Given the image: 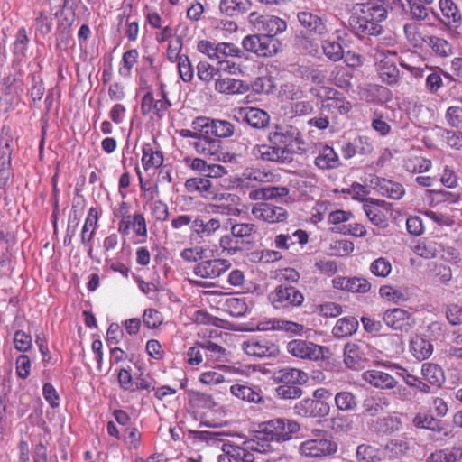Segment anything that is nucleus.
Segmentation results:
<instances>
[{
    "label": "nucleus",
    "instance_id": "f257e3e1",
    "mask_svg": "<svg viewBox=\"0 0 462 462\" xmlns=\"http://www.w3.org/2000/svg\"><path fill=\"white\" fill-rule=\"evenodd\" d=\"M300 430V425L296 420L277 418L262 422L254 437L262 445L264 452L271 453L274 451L276 444L291 439L293 434Z\"/></svg>",
    "mask_w": 462,
    "mask_h": 462
},
{
    "label": "nucleus",
    "instance_id": "f03ea898",
    "mask_svg": "<svg viewBox=\"0 0 462 462\" xmlns=\"http://www.w3.org/2000/svg\"><path fill=\"white\" fill-rule=\"evenodd\" d=\"M268 141L282 150L283 154L288 157L291 152L300 153L305 151V143L300 137L297 129L288 126H276L268 134Z\"/></svg>",
    "mask_w": 462,
    "mask_h": 462
},
{
    "label": "nucleus",
    "instance_id": "7ed1b4c3",
    "mask_svg": "<svg viewBox=\"0 0 462 462\" xmlns=\"http://www.w3.org/2000/svg\"><path fill=\"white\" fill-rule=\"evenodd\" d=\"M304 299L303 293L296 287L284 284L275 287L268 295V300L275 310L286 311L301 306Z\"/></svg>",
    "mask_w": 462,
    "mask_h": 462
},
{
    "label": "nucleus",
    "instance_id": "20e7f679",
    "mask_svg": "<svg viewBox=\"0 0 462 462\" xmlns=\"http://www.w3.org/2000/svg\"><path fill=\"white\" fill-rule=\"evenodd\" d=\"M337 443L330 439H310L300 443L299 453L300 456L310 458H323L337 453Z\"/></svg>",
    "mask_w": 462,
    "mask_h": 462
},
{
    "label": "nucleus",
    "instance_id": "39448f33",
    "mask_svg": "<svg viewBox=\"0 0 462 462\" xmlns=\"http://www.w3.org/2000/svg\"><path fill=\"white\" fill-rule=\"evenodd\" d=\"M396 55L395 51L385 49H377L374 54L379 78L388 85L397 84L400 79V70L395 61L391 59V56Z\"/></svg>",
    "mask_w": 462,
    "mask_h": 462
},
{
    "label": "nucleus",
    "instance_id": "423d86ee",
    "mask_svg": "<svg viewBox=\"0 0 462 462\" xmlns=\"http://www.w3.org/2000/svg\"><path fill=\"white\" fill-rule=\"evenodd\" d=\"M286 349L291 356L301 358L309 359L311 361H318L324 359L326 354L329 353L327 346L314 344L313 342L294 339L287 344Z\"/></svg>",
    "mask_w": 462,
    "mask_h": 462
},
{
    "label": "nucleus",
    "instance_id": "0eeeda50",
    "mask_svg": "<svg viewBox=\"0 0 462 462\" xmlns=\"http://www.w3.org/2000/svg\"><path fill=\"white\" fill-rule=\"evenodd\" d=\"M249 23L263 35H270L275 38V35L283 32L287 28L286 22L275 15H260L252 12L248 16Z\"/></svg>",
    "mask_w": 462,
    "mask_h": 462
},
{
    "label": "nucleus",
    "instance_id": "6e6552de",
    "mask_svg": "<svg viewBox=\"0 0 462 462\" xmlns=\"http://www.w3.org/2000/svg\"><path fill=\"white\" fill-rule=\"evenodd\" d=\"M262 445L253 438L246 439L241 446L233 444H224L222 450H227V453L236 462H256L254 452L259 454H266L263 450Z\"/></svg>",
    "mask_w": 462,
    "mask_h": 462
},
{
    "label": "nucleus",
    "instance_id": "1a4fd4ad",
    "mask_svg": "<svg viewBox=\"0 0 462 462\" xmlns=\"http://www.w3.org/2000/svg\"><path fill=\"white\" fill-rule=\"evenodd\" d=\"M195 130L205 129L208 134L217 138H228L235 134V126L226 120L209 119L204 116L196 117L191 124Z\"/></svg>",
    "mask_w": 462,
    "mask_h": 462
},
{
    "label": "nucleus",
    "instance_id": "9d476101",
    "mask_svg": "<svg viewBox=\"0 0 462 462\" xmlns=\"http://www.w3.org/2000/svg\"><path fill=\"white\" fill-rule=\"evenodd\" d=\"M382 319L388 328L401 332L410 331L416 324L413 315L402 308L386 310Z\"/></svg>",
    "mask_w": 462,
    "mask_h": 462
},
{
    "label": "nucleus",
    "instance_id": "9b49d317",
    "mask_svg": "<svg viewBox=\"0 0 462 462\" xmlns=\"http://www.w3.org/2000/svg\"><path fill=\"white\" fill-rule=\"evenodd\" d=\"M231 267V263L227 259L215 258L208 259L198 263L194 268L195 275L203 279H216L225 273Z\"/></svg>",
    "mask_w": 462,
    "mask_h": 462
},
{
    "label": "nucleus",
    "instance_id": "f8f14e48",
    "mask_svg": "<svg viewBox=\"0 0 462 462\" xmlns=\"http://www.w3.org/2000/svg\"><path fill=\"white\" fill-rule=\"evenodd\" d=\"M252 215L256 219L270 224L285 222L289 217L288 211L284 208L268 202H259L254 205Z\"/></svg>",
    "mask_w": 462,
    "mask_h": 462
},
{
    "label": "nucleus",
    "instance_id": "ddd939ff",
    "mask_svg": "<svg viewBox=\"0 0 462 462\" xmlns=\"http://www.w3.org/2000/svg\"><path fill=\"white\" fill-rule=\"evenodd\" d=\"M352 106L344 95L333 88L328 90V96L322 99L320 110L322 114H330L336 117L337 115L347 114Z\"/></svg>",
    "mask_w": 462,
    "mask_h": 462
},
{
    "label": "nucleus",
    "instance_id": "4468645a",
    "mask_svg": "<svg viewBox=\"0 0 462 462\" xmlns=\"http://www.w3.org/2000/svg\"><path fill=\"white\" fill-rule=\"evenodd\" d=\"M242 349L246 355L257 358L276 356L279 354L278 346L264 338H250L244 341Z\"/></svg>",
    "mask_w": 462,
    "mask_h": 462
},
{
    "label": "nucleus",
    "instance_id": "2eb2a0df",
    "mask_svg": "<svg viewBox=\"0 0 462 462\" xmlns=\"http://www.w3.org/2000/svg\"><path fill=\"white\" fill-rule=\"evenodd\" d=\"M184 185L187 191L199 192L206 199L222 200L226 199V195L217 192L213 182L204 176L188 179Z\"/></svg>",
    "mask_w": 462,
    "mask_h": 462
},
{
    "label": "nucleus",
    "instance_id": "dca6fc26",
    "mask_svg": "<svg viewBox=\"0 0 462 462\" xmlns=\"http://www.w3.org/2000/svg\"><path fill=\"white\" fill-rule=\"evenodd\" d=\"M330 406L326 402L305 398L294 406V412L302 418H323L328 415Z\"/></svg>",
    "mask_w": 462,
    "mask_h": 462
},
{
    "label": "nucleus",
    "instance_id": "f3484780",
    "mask_svg": "<svg viewBox=\"0 0 462 462\" xmlns=\"http://www.w3.org/2000/svg\"><path fill=\"white\" fill-rule=\"evenodd\" d=\"M297 18L300 25L309 32L324 36L330 31L325 16H320L309 11H301L298 13Z\"/></svg>",
    "mask_w": 462,
    "mask_h": 462
},
{
    "label": "nucleus",
    "instance_id": "a211bd4d",
    "mask_svg": "<svg viewBox=\"0 0 462 462\" xmlns=\"http://www.w3.org/2000/svg\"><path fill=\"white\" fill-rule=\"evenodd\" d=\"M333 288L352 293L365 294L370 291L371 282L365 277L337 276L332 280Z\"/></svg>",
    "mask_w": 462,
    "mask_h": 462
},
{
    "label": "nucleus",
    "instance_id": "6ab92c4d",
    "mask_svg": "<svg viewBox=\"0 0 462 462\" xmlns=\"http://www.w3.org/2000/svg\"><path fill=\"white\" fill-rule=\"evenodd\" d=\"M221 221L217 217H197L190 226L191 235L200 239H208L220 230Z\"/></svg>",
    "mask_w": 462,
    "mask_h": 462
},
{
    "label": "nucleus",
    "instance_id": "aec40b11",
    "mask_svg": "<svg viewBox=\"0 0 462 462\" xmlns=\"http://www.w3.org/2000/svg\"><path fill=\"white\" fill-rule=\"evenodd\" d=\"M197 140L190 143V145L196 152L204 157H211L217 155L221 150V142L219 139L212 137L205 129Z\"/></svg>",
    "mask_w": 462,
    "mask_h": 462
},
{
    "label": "nucleus",
    "instance_id": "412c9836",
    "mask_svg": "<svg viewBox=\"0 0 462 462\" xmlns=\"http://www.w3.org/2000/svg\"><path fill=\"white\" fill-rule=\"evenodd\" d=\"M349 24L352 32L359 38L379 35L383 31L381 24L365 19V15L361 14L357 16H352Z\"/></svg>",
    "mask_w": 462,
    "mask_h": 462
},
{
    "label": "nucleus",
    "instance_id": "4be33fe9",
    "mask_svg": "<svg viewBox=\"0 0 462 462\" xmlns=\"http://www.w3.org/2000/svg\"><path fill=\"white\" fill-rule=\"evenodd\" d=\"M215 90L224 95H238L246 93L249 86L241 79L223 77L220 74L215 80Z\"/></svg>",
    "mask_w": 462,
    "mask_h": 462
},
{
    "label": "nucleus",
    "instance_id": "5701e85b",
    "mask_svg": "<svg viewBox=\"0 0 462 462\" xmlns=\"http://www.w3.org/2000/svg\"><path fill=\"white\" fill-rule=\"evenodd\" d=\"M99 219V213L97 208H90L88 212L87 218L80 234L81 244L88 248V253L91 255L93 246L91 245L92 239L95 236V232L97 226Z\"/></svg>",
    "mask_w": 462,
    "mask_h": 462
},
{
    "label": "nucleus",
    "instance_id": "b1692460",
    "mask_svg": "<svg viewBox=\"0 0 462 462\" xmlns=\"http://www.w3.org/2000/svg\"><path fill=\"white\" fill-rule=\"evenodd\" d=\"M439 5L441 23L449 28H457L461 24L462 15L453 0H439Z\"/></svg>",
    "mask_w": 462,
    "mask_h": 462
},
{
    "label": "nucleus",
    "instance_id": "393cba45",
    "mask_svg": "<svg viewBox=\"0 0 462 462\" xmlns=\"http://www.w3.org/2000/svg\"><path fill=\"white\" fill-rule=\"evenodd\" d=\"M363 379L374 387L383 390L393 389L398 384L397 380L393 376L379 370L365 372Z\"/></svg>",
    "mask_w": 462,
    "mask_h": 462
},
{
    "label": "nucleus",
    "instance_id": "a878e982",
    "mask_svg": "<svg viewBox=\"0 0 462 462\" xmlns=\"http://www.w3.org/2000/svg\"><path fill=\"white\" fill-rule=\"evenodd\" d=\"M239 116L250 126L256 129H263L266 127L270 121L269 115L263 109L257 107H245L241 108Z\"/></svg>",
    "mask_w": 462,
    "mask_h": 462
},
{
    "label": "nucleus",
    "instance_id": "bb28decb",
    "mask_svg": "<svg viewBox=\"0 0 462 462\" xmlns=\"http://www.w3.org/2000/svg\"><path fill=\"white\" fill-rule=\"evenodd\" d=\"M308 374L297 368L286 367L274 373V380L282 385H300L308 380Z\"/></svg>",
    "mask_w": 462,
    "mask_h": 462
},
{
    "label": "nucleus",
    "instance_id": "cd10ccee",
    "mask_svg": "<svg viewBox=\"0 0 462 462\" xmlns=\"http://www.w3.org/2000/svg\"><path fill=\"white\" fill-rule=\"evenodd\" d=\"M257 328L259 330H281L293 335H301L304 326L293 321L275 319L259 323Z\"/></svg>",
    "mask_w": 462,
    "mask_h": 462
},
{
    "label": "nucleus",
    "instance_id": "c85d7f7f",
    "mask_svg": "<svg viewBox=\"0 0 462 462\" xmlns=\"http://www.w3.org/2000/svg\"><path fill=\"white\" fill-rule=\"evenodd\" d=\"M252 154L256 158L265 162H284L287 156L283 154L282 150H280L275 145L271 144H256L253 147Z\"/></svg>",
    "mask_w": 462,
    "mask_h": 462
},
{
    "label": "nucleus",
    "instance_id": "c756f323",
    "mask_svg": "<svg viewBox=\"0 0 462 462\" xmlns=\"http://www.w3.org/2000/svg\"><path fill=\"white\" fill-rule=\"evenodd\" d=\"M230 393L237 399L247 402L260 403L263 402V393L258 387L236 383L230 387Z\"/></svg>",
    "mask_w": 462,
    "mask_h": 462
},
{
    "label": "nucleus",
    "instance_id": "7c9ffc66",
    "mask_svg": "<svg viewBox=\"0 0 462 462\" xmlns=\"http://www.w3.org/2000/svg\"><path fill=\"white\" fill-rule=\"evenodd\" d=\"M363 209L374 226L384 228L388 226V220L385 216V212L382 209L379 204L373 199H366L363 204Z\"/></svg>",
    "mask_w": 462,
    "mask_h": 462
},
{
    "label": "nucleus",
    "instance_id": "2f4dec72",
    "mask_svg": "<svg viewBox=\"0 0 462 462\" xmlns=\"http://www.w3.org/2000/svg\"><path fill=\"white\" fill-rule=\"evenodd\" d=\"M314 163L320 170H332L340 165V160L332 147L325 145L319 150Z\"/></svg>",
    "mask_w": 462,
    "mask_h": 462
},
{
    "label": "nucleus",
    "instance_id": "473e14b6",
    "mask_svg": "<svg viewBox=\"0 0 462 462\" xmlns=\"http://www.w3.org/2000/svg\"><path fill=\"white\" fill-rule=\"evenodd\" d=\"M344 362L348 368L358 370L365 362V353L357 344L347 343L344 348Z\"/></svg>",
    "mask_w": 462,
    "mask_h": 462
},
{
    "label": "nucleus",
    "instance_id": "72a5a7b5",
    "mask_svg": "<svg viewBox=\"0 0 462 462\" xmlns=\"http://www.w3.org/2000/svg\"><path fill=\"white\" fill-rule=\"evenodd\" d=\"M30 38L24 27L18 29L14 35L12 52L16 61H23L27 56Z\"/></svg>",
    "mask_w": 462,
    "mask_h": 462
},
{
    "label": "nucleus",
    "instance_id": "f704fd0d",
    "mask_svg": "<svg viewBox=\"0 0 462 462\" xmlns=\"http://www.w3.org/2000/svg\"><path fill=\"white\" fill-rule=\"evenodd\" d=\"M142 164L145 171L157 169L163 163V155L161 151L153 150L151 143L143 145Z\"/></svg>",
    "mask_w": 462,
    "mask_h": 462
},
{
    "label": "nucleus",
    "instance_id": "c9c22d12",
    "mask_svg": "<svg viewBox=\"0 0 462 462\" xmlns=\"http://www.w3.org/2000/svg\"><path fill=\"white\" fill-rule=\"evenodd\" d=\"M410 351L416 359L421 361L430 356L433 346L427 339L415 336L410 341Z\"/></svg>",
    "mask_w": 462,
    "mask_h": 462
},
{
    "label": "nucleus",
    "instance_id": "e433bc0d",
    "mask_svg": "<svg viewBox=\"0 0 462 462\" xmlns=\"http://www.w3.org/2000/svg\"><path fill=\"white\" fill-rule=\"evenodd\" d=\"M356 459L357 462H383V453L376 447L360 444L356 450Z\"/></svg>",
    "mask_w": 462,
    "mask_h": 462
},
{
    "label": "nucleus",
    "instance_id": "4c0bfd02",
    "mask_svg": "<svg viewBox=\"0 0 462 462\" xmlns=\"http://www.w3.org/2000/svg\"><path fill=\"white\" fill-rule=\"evenodd\" d=\"M251 6L250 0H221L219 10L223 14L232 17L248 11Z\"/></svg>",
    "mask_w": 462,
    "mask_h": 462
},
{
    "label": "nucleus",
    "instance_id": "58836bf2",
    "mask_svg": "<svg viewBox=\"0 0 462 462\" xmlns=\"http://www.w3.org/2000/svg\"><path fill=\"white\" fill-rule=\"evenodd\" d=\"M358 328V321L353 317L339 319L332 329L334 337L343 338L352 336Z\"/></svg>",
    "mask_w": 462,
    "mask_h": 462
},
{
    "label": "nucleus",
    "instance_id": "ea45409f",
    "mask_svg": "<svg viewBox=\"0 0 462 462\" xmlns=\"http://www.w3.org/2000/svg\"><path fill=\"white\" fill-rule=\"evenodd\" d=\"M421 374L429 383L439 387L445 381L442 368L432 363H425L421 367Z\"/></svg>",
    "mask_w": 462,
    "mask_h": 462
},
{
    "label": "nucleus",
    "instance_id": "a19ab883",
    "mask_svg": "<svg viewBox=\"0 0 462 462\" xmlns=\"http://www.w3.org/2000/svg\"><path fill=\"white\" fill-rule=\"evenodd\" d=\"M243 179L249 182L254 181L261 184L273 183L278 180V175L264 169H252L243 173Z\"/></svg>",
    "mask_w": 462,
    "mask_h": 462
},
{
    "label": "nucleus",
    "instance_id": "79ce46f5",
    "mask_svg": "<svg viewBox=\"0 0 462 462\" xmlns=\"http://www.w3.org/2000/svg\"><path fill=\"white\" fill-rule=\"evenodd\" d=\"M407 41L416 48H422L427 42L428 37L421 32L420 26L416 23H407L403 26Z\"/></svg>",
    "mask_w": 462,
    "mask_h": 462
},
{
    "label": "nucleus",
    "instance_id": "37998d69",
    "mask_svg": "<svg viewBox=\"0 0 462 462\" xmlns=\"http://www.w3.org/2000/svg\"><path fill=\"white\" fill-rule=\"evenodd\" d=\"M281 43L270 35H261V40L256 49V55L261 57H271L277 53Z\"/></svg>",
    "mask_w": 462,
    "mask_h": 462
},
{
    "label": "nucleus",
    "instance_id": "c03bdc74",
    "mask_svg": "<svg viewBox=\"0 0 462 462\" xmlns=\"http://www.w3.org/2000/svg\"><path fill=\"white\" fill-rule=\"evenodd\" d=\"M321 48L324 55L331 61L337 62L344 58V49L338 41L324 40Z\"/></svg>",
    "mask_w": 462,
    "mask_h": 462
},
{
    "label": "nucleus",
    "instance_id": "a18cd8bd",
    "mask_svg": "<svg viewBox=\"0 0 462 462\" xmlns=\"http://www.w3.org/2000/svg\"><path fill=\"white\" fill-rule=\"evenodd\" d=\"M378 190L383 196L393 199H400L404 194L402 184L385 179L378 182Z\"/></svg>",
    "mask_w": 462,
    "mask_h": 462
},
{
    "label": "nucleus",
    "instance_id": "49530a36",
    "mask_svg": "<svg viewBox=\"0 0 462 462\" xmlns=\"http://www.w3.org/2000/svg\"><path fill=\"white\" fill-rule=\"evenodd\" d=\"M336 407L341 411H353L357 407L356 395L348 391H341L335 395Z\"/></svg>",
    "mask_w": 462,
    "mask_h": 462
},
{
    "label": "nucleus",
    "instance_id": "de8ad7c7",
    "mask_svg": "<svg viewBox=\"0 0 462 462\" xmlns=\"http://www.w3.org/2000/svg\"><path fill=\"white\" fill-rule=\"evenodd\" d=\"M361 14L365 15V19H369L370 21L375 23H381L387 18V10L382 5H364V8H361Z\"/></svg>",
    "mask_w": 462,
    "mask_h": 462
},
{
    "label": "nucleus",
    "instance_id": "09e8293b",
    "mask_svg": "<svg viewBox=\"0 0 462 462\" xmlns=\"http://www.w3.org/2000/svg\"><path fill=\"white\" fill-rule=\"evenodd\" d=\"M461 457L462 450L460 448H447L432 453L428 458V462H457Z\"/></svg>",
    "mask_w": 462,
    "mask_h": 462
},
{
    "label": "nucleus",
    "instance_id": "8fccbe9b",
    "mask_svg": "<svg viewBox=\"0 0 462 462\" xmlns=\"http://www.w3.org/2000/svg\"><path fill=\"white\" fill-rule=\"evenodd\" d=\"M224 310L233 317H242L248 310V306L244 299L228 298L223 303Z\"/></svg>",
    "mask_w": 462,
    "mask_h": 462
},
{
    "label": "nucleus",
    "instance_id": "3c124183",
    "mask_svg": "<svg viewBox=\"0 0 462 462\" xmlns=\"http://www.w3.org/2000/svg\"><path fill=\"white\" fill-rule=\"evenodd\" d=\"M387 402L383 398L368 397L363 402V412L367 416H375L383 411Z\"/></svg>",
    "mask_w": 462,
    "mask_h": 462
},
{
    "label": "nucleus",
    "instance_id": "603ef678",
    "mask_svg": "<svg viewBox=\"0 0 462 462\" xmlns=\"http://www.w3.org/2000/svg\"><path fill=\"white\" fill-rule=\"evenodd\" d=\"M182 30L180 35L177 36L175 42H171L169 44L167 50V56L171 61H179V58L181 56L180 52L182 49V38L186 35V32H188L189 28L186 25H179L176 29V32L179 30Z\"/></svg>",
    "mask_w": 462,
    "mask_h": 462
},
{
    "label": "nucleus",
    "instance_id": "864d4df0",
    "mask_svg": "<svg viewBox=\"0 0 462 462\" xmlns=\"http://www.w3.org/2000/svg\"><path fill=\"white\" fill-rule=\"evenodd\" d=\"M200 346L206 357L212 362L222 361L225 358L226 349L214 342L201 343Z\"/></svg>",
    "mask_w": 462,
    "mask_h": 462
},
{
    "label": "nucleus",
    "instance_id": "5fc2aeb1",
    "mask_svg": "<svg viewBox=\"0 0 462 462\" xmlns=\"http://www.w3.org/2000/svg\"><path fill=\"white\" fill-rule=\"evenodd\" d=\"M439 135L450 148L456 150L462 148V132L441 128Z\"/></svg>",
    "mask_w": 462,
    "mask_h": 462
},
{
    "label": "nucleus",
    "instance_id": "6e6d98bb",
    "mask_svg": "<svg viewBox=\"0 0 462 462\" xmlns=\"http://www.w3.org/2000/svg\"><path fill=\"white\" fill-rule=\"evenodd\" d=\"M369 270L376 277L386 278L392 272V263L387 258L379 257L371 263Z\"/></svg>",
    "mask_w": 462,
    "mask_h": 462
},
{
    "label": "nucleus",
    "instance_id": "4d7b16f0",
    "mask_svg": "<svg viewBox=\"0 0 462 462\" xmlns=\"http://www.w3.org/2000/svg\"><path fill=\"white\" fill-rule=\"evenodd\" d=\"M426 43L439 56L446 57L452 52L451 45L442 38L429 36Z\"/></svg>",
    "mask_w": 462,
    "mask_h": 462
},
{
    "label": "nucleus",
    "instance_id": "13d9d810",
    "mask_svg": "<svg viewBox=\"0 0 462 462\" xmlns=\"http://www.w3.org/2000/svg\"><path fill=\"white\" fill-rule=\"evenodd\" d=\"M334 83L341 88H347L351 86L353 74L342 66H337L332 71Z\"/></svg>",
    "mask_w": 462,
    "mask_h": 462
},
{
    "label": "nucleus",
    "instance_id": "bf43d9fd",
    "mask_svg": "<svg viewBox=\"0 0 462 462\" xmlns=\"http://www.w3.org/2000/svg\"><path fill=\"white\" fill-rule=\"evenodd\" d=\"M208 249L201 245L185 248L180 252V257L189 263H199L206 257Z\"/></svg>",
    "mask_w": 462,
    "mask_h": 462
},
{
    "label": "nucleus",
    "instance_id": "052dcab7",
    "mask_svg": "<svg viewBox=\"0 0 462 462\" xmlns=\"http://www.w3.org/2000/svg\"><path fill=\"white\" fill-rule=\"evenodd\" d=\"M404 167L411 173H421L430 169L431 162L423 157H414L408 159L404 163Z\"/></svg>",
    "mask_w": 462,
    "mask_h": 462
},
{
    "label": "nucleus",
    "instance_id": "680f3d73",
    "mask_svg": "<svg viewBox=\"0 0 462 462\" xmlns=\"http://www.w3.org/2000/svg\"><path fill=\"white\" fill-rule=\"evenodd\" d=\"M232 236L236 238H248L257 232V227L252 223H236L230 228Z\"/></svg>",
    "mask_w": 462,
    "mask_h": 462
},
{
    "label": "nucleus",
    "instance_id": "e2e57ef3",
    "mask_svg": "<svg viewBox=\"0 0 462 462\" xmlns=\"http://www.w3.org/2000/svg\"><path fill=\"white\" fill-rule=\"evenodd\" d=\"M443 86V80L440 72L434 68H431L430 72L426 75V88L431 93H437Z\"/></svg>",
    "mask_w": 462,
    "mask_h": 462
},
{
    "label": "nucleus",
    "instance_id": "0e129e2a",
    "mask_svg": "<svg viewBox=\"0 0 462 462\" xmlns=\"http://www.w3.org/2000/svg\"><path fill=\"white\" fill-rule=\"evenodd\" d=\"M180 77L184 82H190L194 76L192 64L187 55H181L178 61Z\"/></svg>",
    "mask_w": 462,
    "mask_h": 462
},
{
    "label": "nucleus",
    "instance_id": "69168bd1",
    "mask_svg": "<svg viewBox=\"0 0 462 462\" xmlns=\"http://www.w3.org/2000/svg\"><path fill=\"white\" fill-rule=\"evenodd\" d=\"M139 53L136 50H130L123 54V67L119 69L121 76L127 77L130 75L132 68L137 62Z\"/></svg>",
    "mask_w": 462,
    "mask_h": 462
},
{
    "label": "nucleus",
    "instance_id": "338daca9",
    "mask_svg": "<svg viewBox=\"0 0 462 462\" xmlns=\"http://www.w3.org/2000/svg\"><path fill=\"white\" fill-rule=\"evenodd\" d=\"M379 293L382 298L393 301L394 303H400L407 300V296L404 292L388 285L382 286L379 290Z\"/></svg>",
    "mask_w": 462,
    "mask_h": 462
},
{
    "label": "nucleus",
    "instance_id": "774afa93",
    "mask_svg": "<svg viewBox=\"0 0 462 462\" xmlns=\"http://www.w3.org/2000/svg\"><path fill=\"white\" fill-rule=\"evenodd\" d=\"M447 123L453 128H462V107L458 106H449L445 114Z\"/></svg>",
    "mask_w": 462,
    "mask_h": 462
}]
</instances>
